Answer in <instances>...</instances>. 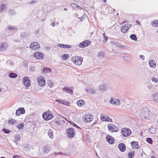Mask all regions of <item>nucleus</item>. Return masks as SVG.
Listing matches in <instances>:
<instances>
[{"mask_svg": "<svg viewBox=\"0 0 158 158\" xmlns=\"http://www.w3.org/2000/svg\"><path fill=\"white\" fill-rule=\"evenodd\" d=\"M42 71L43 73H52V70L49 68L44 67L42 69Z\"/></svg>", "mask_w": 158, "mask_h": 158, "instance_id": "22", "label": "nucleus"}, {"mask_svg": "<svg viewBox=\"0 0 158 158\" xmlns=\"http://www.w3.org/2000/svg\"><path fill=\"white\" fill-rule=\"evenodd\" d=\"M55 101L57 102H58L60 104H62L64 105H65L66 106H69L70 103L69 102L63 100H61L59 99H56Z\"/></svg>", "mask_w": 158, "mask_h": 158, "instance_id": "18", "label": "nucleus"}, {"mask_svg": "<svg viewBox=\"0 0 158 158\" xmlns=\"http://www.w3.org/2000/svg\"><path fill=\"white\" fill-rule=\"evenodd\" d=\"M8 123L10 125H14L16 123V121L14 119H10L9 120Z\"/></svg>", "mask_w": 158, "mask_h": 158, "instance_id": "34", "label": "nucleus"}, {"mask_svg": "<svg viewBox=\"0 0 158 158\" xmlns=\"http://www.w3.org/2000/svg\"><path fill=\"white\" fill-rule=\"evenodd\" d=\"M90 41L88 40L83 41L79 44V47L81 48H83L88 46L90 44Z\"/></svg>", "mask_w": 158, "mask_h": 158, "instance_id": "14", "label": "nucleus"}, {"mask_svg": "<svg viewBox=\"0 0 158 158\" xmlns=\"http://www.w3.org/2000/svg\"><path fill=\"white\" fill-rule=\"evenodd\" d=\"M54 123V124L58 126L60 125L61 124V123L60 121V120L56 121H55Z\"/></svg>", "mask_w": 158, "mask_h": 158, "instance_id": "50", "label": "nucleus"}, {"mask_svg": "<svg viewBox=\"0 0 158 158\" xmlns=\"http://www.w3.org/2000/svg\"><path fill=\"white\" fill-rule=\"evenodd\" d=\"M128 156L129 158H133L135 156V153L134 152H129L128 153Z\"/></svg>", "mask_w": 158, "mask_h": 158, "instance_id": "38", "label": "nucleus"}, {"mask_svg": "<svg viewBox=\"0 0 158 158\" xmlns=\"http://www.w3.org/2000/svg\"><path fill=\"white\" fill-rule=\"evenodd\" d=\"M123 59L124 60L127 61L129 60L130 58L128 56H124L123 57Z\"/></svg>", "mask_w": 158, "mask_h": 158, "instance_id": "52", "label": "nucleus"}, {"mask_svg": "<svg viewBox=\"0 0 158 158\" xmlns=\"http://www.w3.org/2000/svg\"><path fill=\"white\" fill-rule=\"evenodd\" d=\"M156 131V128L153 127H151L149 130V132L152 134H154Z\"/></svg>", "mask_w": 158, "mask_h": 158, "instance_id": "33", "label": "nucleus"}, {"mask_svg": "<svg viewBox=\"0 0 158 158\" xmlns=\"http://www.w3.org/2000/svg\"><path fill=\"white\" fill-rule=\"evenodd\" d=\"M50 148L48 146H44L42 148L43 153L44 154L47 153L49 151Z\"/></svg>", "mask_w": 158, "mask_h": 158, "instance_id": "24", "label": "nucleus"}, {"mask_svg": "<svg viewBox=\"0 0 158 158\" xmlns=\"http://www.w3.org/2000/svg\"><path fill=\"white\" fill-rule=\"evenodd\" d=\"M106 139L108 143L110 144H113L114 141V139L113 137L110 135H107Z\"/></svg>", "mask_w": 158, "mask_h": 158, "instance_id": "16", "label": "nucleus"}, {"mask_svg": "<svg viewBox=\"0 0 158 158\" xmlns=\"http://www.w3.org/2000/svg\"><path fill=\"white\" fill-rule=\"evenodd\" d=\"M25 113V110L24 108L20 107L16 110V115L17 116H19L20 114H24Z\"/></svg>", "mask_w": 158, "mask_h": 158, "instance_id": "10", "label": "nucleus"}, {"mask_svg": "<svg viewBox=\"0 0 158 158\" xmlns=\"http://www.w3.org/2000/svg\"><path fill=\"white\" fill-rule=\"evenodd\" d=\"M60 120V121L61 122L62 121L64 123L65 122V120H67V119L64 117H62L61 118H60V119L59 120Z\"/></svg>", "mask_w": 158, "mask_h": 158, "instance_id": "55", "label": "nucleus"}, {"mask_svg": "<svg viewBox=\"0 0 158 158\" xmlns=\"http://www.w3.org/2000/svg\"><path fill=\"white\" fill-rule=\"evenodd\" d=\"M131 144L133 148H139L138 147L139 146L137 142L133 141L131 143Z\"/></svg>", "mask_w": 158, "mask_h": 158, "instance_id": "23", "label": "nucleus"}, {"mask_svg": "<svg viewBox=\"0 0 158 158\" xmlns=\"http://www.w3.org/2000/svg\"><path fill=\"white\" fill-rule=\"evenodd\" d=\"M110 43L111 44L114 45L116 46L117 47H118L120 48L122 47H124L123 46H122L121 44L120 43H118L117 42L111 41Z\"/></svg>", "mask_w": 158, "mask_h": 158, "instance_id": "30", "label": "nucleus"}, {"mask_svg": "<svg viewBox=\"0 0 158 158\" xmlns=\"http://www.w3.org/2000/svg\"><path fill=\"white\" fill-rule=\"evenodd\" d=\"M77 8H78V9H82V8L80 6H77Z\"/></svg>", "mask_w": 158, "mask_h": 158, "instance_id": "63", "label": "nucleus"}, {"mask_svg": "<svg viewBox=\"0 0 158 158\" xmlns=\"http://www.w3.org/2000/svg\"><path fill=\"white\" fill-rule=\"evenodd\" d=\"M71 6L74 9H76L77 5L76 4L74 3H72L71 4Z\"/></svg>", "mask_w": 158, "mask_h": 158, "instance_id": "49", "label": "nucleus"}, {"mask_svg": "<svg viewBox=\"0 0 158 158\" xmlns=\"http://www.w3.org/2000/svg\"><path fill=\"white\" fill-rule=\"evenodd\" d=\"M73 88L72 87H64L63 89V90L65 92V93H68L70 95H73Z\"/></svg>", "mask_w": 158, "mask_h": 158, "instance_id": "8", "label": "nucleus"}, {"mask_svg": "<svg viewBox=\"0 0 158 158\" xmlns=\"http://www.w3.org/2000/svg\"><path fill=\"white\" fill-rule=\"evenodd\" d=\"M57 46L58 47H61L63 48H71L72 46L71 45H69L68 44H57Z\"/></svg>", "mask_w": 158, "mask_h": 158, "instance_id": "19", "label": "nucleus"}, {"mask_svg": "<svg viewBox=\"0 0 158 158\" xmlns=\"http://www.w3.org/2000/svg\"><path fill=\"white\" fill-rule=\"evenodd\" d=\"M48 134L49 137L51 139L53 138V132L52 130L51 129H49L48 131Z\"/></svg>", "mask_w": 158, "mask_h": 158, "instance_id": "28", "label": "nucleus"}, {"mask_svg": "<svg viewBox=\"0 0 158 158\" xmlns=\"http://www.w3.org/2000/svg\"><path fill=\"white\" fill-rule=\"evenodd\" d=\"M122 133L124 137H127L130 135L131 133V131L128 128H124L121 129Z\"/></svg>", "mask_w": 158, "mask_h": 158, "instance_id": "4", "label": "nucleus"}, {"mask_svg": "<svg viewBox=\"0 0 158 158\" xmlns=\"http://www.w3.org/2000/svg\"><path fill=\"white\" fill-rule=\"evenodd\" d=\"M152 25L156 27H158V21L157 20L155 21L152 23Z\"/></svg>", "mask_w": 158, "mask_h": 158, "instance_id": "48", "label": "nucleus"}, {"mask_svg": "<svg viewBox=\"0 0 158 158\" xmlns=\"http://www.w3.org/2000/svg\"><path fill=\"white\" fill-rule=\"evenodd\" d=\"M146 141L147 143L150 144H152L153 143V141L152 140V139L150 138H147L146 139Z\"/></svg>", "mask_w": 158, "mask_h": 158, "instance_id": "41", "label": "nucleus"}, {"mask_svg": "<svg viewBox=\"0 0 158 158\" xmlns=\"http://www.w3.org/2000/svg\"><path fill=\"white\" fill-rule=\"evenodd\" d=\"M93 118V116L92 115H86L83 118V121L85 122H89L92 121Z\"/></svg>", "mask_w": 158, "mask_h": 158, "instance_id": "13", "label": "nucleus"}, {"mask_svg": "<svg viewBox=\"0 0 158 158\" xmlns=\"http://www.w3.org/2000/svg\"><path fill=\"white\" fill-rule=\"evenodd\" d=\"M30 70L32 71H34V70H35L34 68L33 67H31L30 68Z\"/></svg>", "mask_w": 158, "mask_h": 158, "instance_id": "60", "label": "nucleus"}, {"mask_svg": "<svg viewBox=\"0 0 158 158\" xmlns=\"http://www.w3.org/2000/svg\"><path fill=\"white\" fill-rule=\"evenodd\" d=\"M40 47V45L39 43L36 42H33L31 43L30 45V48L33 50H37Z\"/></svg>", "mask_w": 158, "mask_h": 158, "instance_id": "11", "label": "nucleus"}, {"mask_svg": "<svg viewBox=\"0 0 158 158\" xmlns=\"http://www.w3.org/2000/svg\"><path fill=\"white\" fill-rule=\"evenodd\" d=\"M24 127V123H22L17 125V127L19 130L23 129Z\"/></svg>", "mask_w": 158, "mask_h": 158, "instance_id": "44", "label": "nucleus"}, {"mask_svg": "<svg viewBox=\"0 0 158 158\" xmlns=\"http://www.w3.org/2000/svg\"><path fill=\"white\" fill-rule=\"evenodd\" d=\"M78 18L81 21H82L83 19H84V17L82 16L81 17H78Z\"/></svg>", "mask_w": 158, "mask_h": 158, "instance_id": "64", "label": "nucleus"}, {"mask_svg": "<svg viewBox=\"0 0 158 158\" xmlns=\"http://www.w3.org/2000/svg\"><path fill=\"white\" fill-rule=\"evenodd\" d=\"M34 56L38 59H42L44 57L43 54L40 52H37L35 53L33 55Z\"/></svg>", "mask_w": 158, "mask_h": 158, "instance_id": "12", "label": "nucleus"}, {"mask_svg": "<svg viewBox=\"0 0 158 158\" xmlns=\"http://www.w3.org/2000/svg\"><path fill=\"white\" fill-rule=\"evenodd\" d=\"M118 148L120 151L122 152H124L126 150L125 145L123 143H119L118 145Z\"/></svg>", "mask_w": 158, "mask_h": 158, "instance_id": "17", "label": "nucleus"}, {"mask_svg": "<svg viewBox=\"0 0 158 158\" xmlns=\"http://www.w3.org/2000/svg\"><path fill=\"white\" fill-rule=\"evenodd\" d=\"M42 116L44 119L46 121L51 120L53 117L52 113L49 110L44 113Z\"/></svg>", "mask_w": 158, "mask_h": 158, "instance_id": "1", "label": "nucleus"}, {"mask_svg": "<svg viewBox=\"0 0 158 158\" xmlns=\"http://www.w3.org/2000/svg\"><path fill=\"white\" fill-rule=\"evenodd\" d=\"M139 57L140 58L142 59L143 60H144V56L142 55H140Z\"/></svg>", "mask_w": 158, "mask_h": 158, "instance_id": "58", "label": "nucleus"}, {"mask_svg": "<svg viewBox=\"0 0 158 158\" xmlns=\"http://www.w3.org/2000/svg\"><path fill=\"white\" fill-rule=\"evenodd\" d=\"M110 102L112 104H113V105H115V103H115V99H113L111 98L110 99Z\"/></svg>", "mask_w": 158, "mask_h": 158, "instance_id": "56", "label": "nucleus"}, {"mask_svg": "<svg viewBox=\"0 0 158 158\" xmlns=\"http://www.w3.org/2000/svg\"><path fill=\"white\" fill-rule=\"evenodd\" d=\"M101 120L103 121L112 122V120L109 116H105L101 114Z\"/></svg>", "mask_w": 158, "mask_h": 158, "instance_id": "15", "label": "nucleus"}, {"mask_svg": "<svg viewBox=\"0 0 158 158\" xmlns=\"http://www.w3.org/2000/svg\"><path fill=\"white\" fill-rule=\"evenodd\" d=\"M69 56L68 54H65L62 55V58L63 60H67L69 57Z\"/></svg>", "mask_w": 158, "mask_h": 158, "instance_id": "39", "label": "nucleus"}, {"mask_svg": "<svg viewBox=\"0 0 158 158\" xmlns=\"http://www.w3.org/2000/svg\"><path fill=\"white\" fill-rule=\"evenodd\" d=\"M108 128L110 132H116L118 131V129L114 124L110 123L108 125Z\"/></svg>", "mask_w": 158, "mask_h": 158, "instance_id": "3", "label": "nucleus"}, {"mask_svg": "<svg viewBox=\"0 0 158 158\" xmlns=\"http://www.w3.org/2000/svg\"><path fill=\"white\" fill-rule=\"evenodd\" d=\"M131 25L129 23H126L123 25L121 28V31L123 33H126L130 28Z\"/></svg>", "mask_w": 158, "mask_h": 158, "instance_id": "9", "label": "nucleus"}, {"mask_svg": "<svg viewBox=\"0 0 158 158\" xmlns=\"http://www.w3.org/2000/svg\"><path fill=\"white\" fill-rule=\"evenodd\" d=\"M28 61L25 60L23 62V66L25 67H27L28 66Z\"/></svg>", "mask_w": 158, "mask_h": 158, "instance_id": "53", "label": "nucleus"}, {"mask_svg": "<svg viewBox=\"0 0 158 158\" xmlns=\"http://www.w3.org/2000/svg\"><path fill=\"white\" fill-rule=\"evenodd\" d=\"M2 131L5 134H8L10 132V131L6 128L3 129Z\"/></svg>", "mask_w": 158, "mask_h": 158, "instance_id": "46", "label": "nucleus"}, {"mask_svg": "<svg viewBox=\"0 0 158 158\" xmlns=\"http://www.w3.org/2000/svg\"><path fill=\"white\" fill-rule=\"evenodd\" d=\"M149 64L150 66L152 68H155L156 67V64L155 61L152 60H150L149 61Z\"/></svg>", "mask_w": 158, "mask_h": 158, "instance_id": "20", "label": "nucleus"}, {"mask_svg": "<svg viewBox=\"0 0 158 158\" xmlns=\"http://www.w3.org/2000/svg\"><path fill=\"white\" fill-rule=\"evenodd\" d=\"M6 63L8 64H9L10 65H12V61L10 60H8L6 61Z\"/></svg>", "mask_w": 158, "mask_h": 158, "instance_id": "57", "label": "nucleus"}, {"mask_svg": "<svg viewBox=\"0 0 158 158\" xmlns=\"http://www.w3.org/2000/svg\"><path fill=\"white\" fill-rule=\"evenodd\" d=\"M130 38L133 40L135 41L137 40V38L136 37V35L134 34H132L130 36Z\"/></svg>", "mask_w": 158, "mask_h": 158, "instance_id": "35", "label": "nucleus"}, {"mask_svg": "<svg viewBox=\"0 0 158 158\" xmlns=\"http://www.w3.org/2000/svg\"><path fill=\"white\" fill-rule=\"evenodd\" d=\"M6 5L4 3H2L0 5V12H2L6 9Z\"/></svg>", "mask_w": 158, "mask_h": 158, "instance_id": "29", "label": "nucleus"}, {"mask_svg": "<svg viewBox=\"0 0 158 158\" xmlns=\"http://www.w3.org/2000/svg\"><path fill=\"white\" fill-rule=\"evenodd\" d=\"M14 137L16 142H19L21 139V137L20 135L18 134L15 135Z\"/></svg>", "mask_w": 158, "mask_h": 158, "instance_id": "32", "label": "nucleus"}, {"mask_svg": "<svg viewBox=\"0 0 158 158\" xmlns=\"http://www.w3.org/2000/svg\"><path fill=\"white\" fill-rule=\"evenodd\" d=\"M7 44L5 43H2L0 44V50L3 51L5 50L6 49Z\"/></svg>", "mask_w": 158, "mask_h": 158, "instance_id": "27", "label": "nucleus"}, {"mask_svg": "<svg viewBox=\"0 0 158 158\" xmlns=\"http://www.w3.org/2000/svg\"><path fill=\"white\" fill-rule=\"evenodd\" d=\"M7 13L10 16L15 15H16V13L15 10L13 9H10L8 10L7 11Z\"/></svg>", "mask_w": 158, "mask_h": 158, "instance_id": "26", "label": "nucleus"}, {"mask_svg": "<svg viewBox=\"0 0 158 158\" xmlns=\"http://www.w3.org/2000/svg\"><path fill=\"white\" fill-rule=\"evenodd\" d=\"M99 90L104 91L108 89V87L106 85H101L99 86Z\"/></svg>", "mask_w": 158, "mask_h": 158, "instance_id": "21", "label": "nucleus"}, {"mask_svg": "<svg viewBox=\"0 0 158 158\" xmlns=\"http://www.w3.org/2000/svg\"><path fill=\"white\" fill-rule=\"evenodd\" d=\"M80 0H73V1L74 2L78 3V2Z\"/></svg>", "mask_w": 158, "mask_h": 158, "instance_id": "62", "label": "nucleus"}, {"mask_svg": "<svg viewBox=\"0 0 158 158\" xmlns=\"http://www.w3.org/2000/svg\"><path fill=\"white\" fill-rule=\"evenodd\" d=\"M66 132L67 136L69 138H72L73 137L75 134L74 130L73 128L70 127L66 130Z\"/></svg>", "mask_w": 158, "mask_h": 158, "instance_id": "5", "label": "nucleus"}, {"mask_svg": "<svg viewBox=\"0 0 158 158\" xmlns=\"http://www.w3.org/2000/svg\"><path fill=\"white\" fill-rule=\"evenodd\" d=\"M151 80L154 82L158 83V79L156 77H152L151 78Z\"/></svg>", "mask_w": 158, "mask_h": 158, "instance_id": "45", "label": "nucleus"}, {"mask_svg": "<svg viewBox=\"0 0 158 158\" xmlns=\"http://www.w3.org/2000/svg\"><path fill=\"white\" fill-rule=\"evenodd\" d=\"M102 36L104 38V40H103V42L104 43H105L106 42L107 40L108 39V38L106 36L105 33H104L102 34Z\"/></svg>", "mask_w": 158, "mask_h": 158, "instance_id": "43", "label": "nucleus"}, {"mask_svg": "<svg viewBox=\"0 0 158 158\" xmlns=\"http://www.w3.org/2000/svg\"><path fill=\"white\" fill-rule=\"evenodd\" d=\"M71 60L76 64L80 65L81 64L83 60V58L81 57L76 56L71 59Z\"/></svg>", "mask_w": 158, "mask_h": 158, "instance_id": "2", "label": "nucleus"}, {"mask_svg": "<svg viewBox=\"0 0 158 158\" xmlns=\"http://www.w3.org/2000/svg\"><path fill=\"white\" fill-rule=\"evenodd\" d=\"M85 103V101L82 99L79 100L77 102V104L79 107L82 106L84 105Z\"/></svg>", "mask_w": 158, "mask_h": 158, "instance_id": "25", "label": "nucleus"}, {"mask_svg": "<svg viewBox=\"0 0 158 158\" xmlns=\"http://www.w3.org/2000/svg\"><path fill=\"white\" fill-rule=\"evenodd\" d=\"M55 24L54 23H52L51 24V25L52 26H53V27H55Z\"/></svg>", "mask_w": 158, "mask_h": 158, "instance_id": "61", "label": "nucleus"}, {"mask_svg": "<svg viewBox=\"0 0 158 158\" xmlns=\"http://www.w3.org/2000/svg\"><path fill=\"white\" fill-rule=\"evenodd\" d=\"M23 84L25 86L28 87L31 85L30 80L27 77H24L22 79Z\"/></svg>", "mask_w": 158, "mask_h": 158, "instance_id": "7", "label": "nucleus"}, {"mask_svg": "<svg viewBox=\"0 0 158 158\" xmlns=\"http://www.w3.org/2000/svg\"><path fill=\"white\" fill-rule=\"evenodd\" d=\"M90 92L91 94H94L96 93V91L93 88L90 89Z\"/></svg>", "mask_w": 158, "mask_h": 158, "instance_id": "54", "label": "nucleus"}, {"mask_svg": "<svg viewBox=\"0 0 158 158\" xmlns=\"http://www.w3.org/2000/svg\"><path fill=\"white\" fill-rule=\"evenodd\" d=\"M63 153H61V152H58V153H57L56 152H55L54 153V154L55 155H58V154H60V155H62V154Z\"/></svg>", "mask_w": 158, "mask_h": 158, "instance_id": "59", "label": "nucleus"}, {"mask_svg": "<svg viewBox=\"0 0 158 158\" xmlns=\"http://www.w3.org/2000/svg\"><path fill=\"white\" fill-rule=\"evenodd\" d=\"M153 97L154 100L156 102H158V94L156 93L153 95Z\"/></svg>", "mask_w": 158, "mask_h": 158, "instance_id": "37", "label": "nucleus"}, {"mask_svg": "<svg viewBox=\"0 0 158 158\" xmlns=\"http://www.w3.org/2000/svg\"><path fill=\"white\" fill-rule=\"evenodd\" d=\"M8 76L11 78H15L17 77V75L14 73L11 72L8 74Z\"/></svg>", "mask_w": 158, "mask_h": 158, "instance_id": "31", "label": "nucleus"}, {"mask_svg": "<svg viewBox=\"0 0 158 158\" xmlns=\"http://www.w3.org/2000/svg\"><path fill=\"white\" fill-rule=\"evenodd\" d=\"M70 123L74 127H77L78 128H79L80 129H81V128L79 127L78 126H77V125L76 124H75L73 122H71Z\"/></svg>", "mask_w": 158, "mask_h": 158, "instance_id": "51", "label": "nucleus"}, {"mask_svg": "<svg viewBox=\"0 0 158 158\" xmlns=\"http://www.w3.org/2000/svg\"><path fill=\"white\" fill-rule=\"evenodd\" d=\"M120 100L118 99H115V105L116 106H118L120 105Z\"/></svg>", "mask_w": 158, "mask_h": 158, "instance_id": "42", "label": "nucleus"}, {"mask_svg": "<svg viewBox=\"0 0 158 158\" xmlns=\"http://www.w3.org/2000/svg\"><path fill=\"white\" fill-rule=\"evenodd\" d=\"M48 86H49L50 88H52L53 86V83L52 81H51L50 80H48Z\"/></svg>", "mask_w": 158, "mask_h": 158, "instance_id": "40", "label": "nucleus"}, {"mask_svg": "<svg viewBox=\"0 0 158 158\" xmlns=\"http://www.w3.org/2000/svg\"><path fill=\"white\" fill-rule=\"evenodd\" d=\"M37 81L39 86L41 87L44 86L46 84L45 78L41 76H39L37 78Z\"/></svg>", "mask_w": 158, "mask_h": 158, "instance_id": "6", "label": "nucleus"}, {"mask_svg": "<svg viewBox=\"0 0 158 158\" xmlns=\"http://www.w3.org/2000/svg\"><path fill=\"white\" fill-rule=\"evenodd\" d=\"M104 52L103 51H100L98 54V56L100 58H103L104 56Z\"/></svg>", "mask_w": 158, "mask_h": 158, "instance_id": "36", "label": "nucleus"}, {"mask_svg": "<svg viewBox=\"0 0 158 158\" xmlns=\"http://www.w3.org/2000/svg\"><path fill=\"white\" fill-rule=\"evenodd\" d=\"M7 28L8 30H13L15 31L16 30V28L15 27L11 26H9Z\"/></svg>", "mask_w": 158, "mask_h": 158, "instance_id": "47", "label": "nucleus"}]
</instances>
